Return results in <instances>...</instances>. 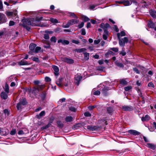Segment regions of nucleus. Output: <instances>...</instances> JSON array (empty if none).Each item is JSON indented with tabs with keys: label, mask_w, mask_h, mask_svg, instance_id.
I'll list each match as a JSON object with an SVG mask.
<instances>
[{
	"label": "nucleus",
	"mask_w": 156,
	"mask_h": 156,
	"mask_svg": "<svg viewBox=\"0 0 156 156\" xmlns=\"http://www.w3.org/2000/svg\"><path fill=\"white\" fill-rule=\"evenodd\" d=\"M42 17H37L36 19L29 18L24 19L22 20L23 23L22 25L25 27H26L27 25L39 26L41 27H46V25L41 23L40 22L43 20Z\"/></svg>",
	"instance_id": "obj_1"
},
{
	"label": "nucleus",
	"mask_w": 156,
	"mask_h": 156,
	"mask_svg": "<svg viewBox=\"0 0 156 156\" xmlns=\"http://www.w3.org/2000/svg\"><path fill=\"white\" fill-rule=\"evenodd\" d=\"M99 90L101 91L103 95L106 96L107 95L108 91L110 89L108 87H105L103 84H101L98 86Z\"/></svg>",
	"instance_id": "obj_2"
},
{
	"label": "nucleus",
	"mask_w": 156,
	"mask_h": 156,
	"mask_svg": "<svg viewBox=\"0 0 156 156\" xmlns=\"http://www.w3.org/2000/svg\"><path fill=\"white\" fill-rule=\"evenodd\" d=\"M79 22V20L76 19H72L69 20L66 25H63L64 28H68L70 26Z\"/></svg>",
	"instance_id": "obj_3"
},
{
	"label": "nucleus",
	"mask_w": 156,
	"mask_h": 156,
	"mask_svg": "<svg viewBox=\"0 0 156 156\" xmlns=\"http://www.w3.org/2000/svg\"><path fill=\"white\" fill-rule=\"evenodd\" d=\"M119 39V45L121 47H124L125 45V43H127L128 41V39L127 37H125L123 38L118 39Z\"/></svg>",
	"instance_id": "obj_4"
},
{
	"label": "nucleus",
	"mask_w": 156,
	"mask_h": 156,
	"mask_svg": "<svg viewBox=\"0 0 156 156\" xmlns=\"http://www.w3.org/2000/svg\"><path fill=\"white\" fill-rule=\"evenodd\" d=\"M62 78H59L58 80V81H57L56 82V84L59 87H63V86L64 85L65 86V87L64 88L65 89H66V87H67L68 85V83H62Z\"/></svg>",
	"instance_id": "obj_5"
},
{
	"label": "nucleus",
	"mask_w": 156,
	"mask_h": 156,
	"mask_svg": "<svg viewBox=\"0 0 156 156\" xmlns=\"http://www.w3.org/2000/svg\"><path fill=\"white\" fill-rule=\"evenodd\" d=\"M61 59L62 61L67 63L69 64H73L74 63V61L73 59L68 58L66 57H62L61 58Z\"/></svg>",
	"instance_id": "obj_6"
},
{
	"label": "nucleus",
	"mask_w": 156,
	"mask_h": 156,
	"mask_svg": "<svg viewBox=\"0 0 156 156\" xmlns=\"http://www.w3.org/2000/svg\"><path fill=\"white\" fill-rule=\"evenodd\" d=\"M37 45L34 43H31L29 46V48L31 51L29 52V53L32 54V53H34V51L35 47Z\"/></svg>",
	"instance_id": "obj_7"
},
{
	"label": "nucleus",
	"mask_w": 156,
	"mask_h": 156,
	"mask_svg": "<svg viewBox=\"0 0 156 156\" xmlns=\"http://www.w3.org/2000/svg\"><path fill=\"white\" fill-rule=\"evenodd\" d=\"M122 109L124 111H131L133 110L134 108L131 106H124L122 107Z\"/></svg>",
	"instance_id": "obj_8"
},
{
	"label": "nucleus",
	"mask_w": 156,
	"mask_h": 156,
	"mask_svg": "<svg viewBox=\"0 0 156 156\" xmlns=\"http://www.w3.org/2000/svg\"><path fill=\"white\" fill-rule=\"evenodd\" d=\"M42 88L41 86H37L33 88L32 92L34 94H36L37 93H38L40 90Z\"/></svg>",
	"instance_id": "obj_9"
},
{
	"label": "nucleus",
	"mask_w": 156,
	"mask_h": 156,
	"mask_svg": "<svg viewBox=\"0 0 156 156\" xmlns=\"http://www.w3.org/2000/svg\"><path fill=\"white\" fill-rule=\"evenodd\" d=\"M128 133L130 134L136 136L140 134V132L131 129L128 131Z\"/></svg>",
	"instance_id": "obj_10"
},
{
	"label": "nucleus",
	"mask_w": 156,
	"mask_h": 156,
	"mask_svg": "<svg viewBox=\"0 0 156 156\" xmlns=\"http://www.w3.org/2000/svg\"><path fill=\"white\" fill-rule=\"evenodd\" d=\"M75 80L77 81L76 83L77 85H79V82L82 78V77L79 74H77L75 77Z\"/></svg>",
	"instance_id": "obj_11"
},
{
	"label": "nucleus",
	"mask_w": 156,
	"mask_h": 156,
	"mask_svg": "<svg viewBox=\"0 0 156 156\" xmlns=\"http://www.w3.org/2000/svg\"><path fill=\"white\" fill-rule=\"evenodd\" d=\"M52 68L54 71V74L55 76H58L59 74V69L58 67L55 66H53Z\"/></svg>",
	"instance_id": "obj_12"
},
{
	"label": "nucleus",
	"mask_w": 156,
	"mask_h": 156,
	"mask_svg": "<svg viewBox=\"0 0 156 156\" xmlns=\"http://www.w3.org/2000/svg\"><path fill=\"white\" fill-rule=\"evenodd\" d=\"M58 43H61L62 44L64 45H68V44L69 42V41L66 40H63L62 39H59L58 41Z\"/></svg>",
	"instance_id": "obj_13"
},
{
	"label": "nucleus",
	"mask_w": 156,
	"mask_h": 156,
	"mask_svg": "<svg viewBox=\"0 0 156 156\" xmlns=\"http://www.w3.org/2000/svg\"><path fill=\"white\" fill-rule=\"evenodd\" d=\"M8 93L5 92H2L1 94V96L2 98L3 99L5 100L8 98L7 94Z\"/></svg>",
	"instance_id": "obj_14"
},
{
	"label": "nucleus",
	"mask_w": 156,
	"mask_h": 156,
	"mask_svg": "<svg viewBox=\"0 0 156 156\" xmlns=\"http://www.w3.org/2000/svg\"><path fill=\"white\" fill-rule=\"evenodd\" d=\"M146 146L152 149L153 150H155L156 148L155 145L152 144L147 143V144Z\"/></svg>",
	"instance_id": "obj_15"
},
{
	"label": "nucleus",
	"mask_w": 156,
	"mask_h": 156,
	"mask_svg": "<svg viewBox=\"0 0 156 156\" xmlns=\"http://www.w3.org/2000/svg\"><path fill=\"white\" fill-rule=\"evenodd\" d=\"M126 33L124 31H122L120 33H119L117 34V36L118 39H119L121 37L125 36Z\"/></svg>",
	"instance_id": "obj_16"
},
{
	"label": "nucleus",
	"mask_w": 156,
	"mask_h": 156,
	"mask_svg": "<svg viewBox=\"0 0 156 156\" xmlns=\"http://www.w3.org/2000/svg\"><path fill=\"white\" fill-rule=\"evenodd\" d=\"M87 129L91 131H94L98 129L96 126H88Z\"/></svg>",
	"instance_id": "obj_17"
},
{
	"label": "nucleus",
	"mask_w": 156,
	"mask_h": 156,
	"mask_svg": "<svg viewBox=\"0 0 156 156\" xmlns=\"http://www.w3.org/2000/svg\"><path fill=\"white\" fill-rule=\"evenodd\" d=\"M149 12L150 15L153 18H155L156 17V12L155 10H150L149 11Z\"/></svg>",
	"instance_id": "obj_18"
},
{
	"label": "nucleus",
	"mask_w": 156,
	"mask_h": 156,
	"mask_svg": "<svg viewBox=\"0 0 156 156\" xmlns=\"http://www.w3.org/2000/svg\"><path fill=\"white\" fill-rule=\"evenodd\" d=\"M87 49L84 48H77L76 49V51L78 53H81V52H85L86 51Z\"/></svg>",
	"instance_id": "obj_19"
},
{
	"label": "nucleus",
	"mask_w": 156,
	"mask_h": 156,
	"mask_svg": "<svg viewBox=\"0 0 156 156\" xmlns=\"http://www.w3.org/2000/svg\"><path fill=\"white\" fill-rule=\"evenodd\" d=\"M18 63L21 66L27 65L29 64V63L27 61L23 60H21V61L19 62Z\"/></svg>",
	"instance_id": "obj_20"
},
{
	"label": "nucleus",
	"mask_w": 156,
	"mask_h": 156,
	"mask_svg": "<svg viewBox=\"0 0 156 156\" xmlns=\"http://www.w3.org/2000/svg\"><path fill=\"white\" fill-rule=\"evenodd\" d=\"M150 119V117L148 115H146L144 117L141 118V120L143 122L147 121Z\"/></svg>",
	"instance_id": "obj_21"
},
{
	"label": "nucleus",
	"mask_w": 156,
	"mask_h": 156,
	"mask_svg": "<svg viewBox=\"0 0 156 156\" xmlns=\"http://www.w3.org/2000/svg\"><path fill=\"white\" fill-rule=\"evenodd\" d=\"M100 90H96V89H94L92 90V93H93L94 94L96 95H99L100 94Z\"/></svg>",
	"instance_id": "obj_22"
},
{
	"label": "nucleus",
	"mask_w": 156,
	"mask_h": 156,
	"mask_svg": "<svg viewBox=\"0 0 156 156\" xmlns=\"http://www.w3.org/2000/svg\"><path fill=\"white\" fill-rule=\"evenodd\" d=\"M45 114V112L44 111H41L38 115H37V118L40 119L42 116H44Z\"/></svg>",
	"instance_id": "obj_23"
},
{
	"label": "nucleus",
	"mask_w": 156,
	"mask_h": 156,
	"mask_svg": "<svg viewBox=\"0 0 156 156\" xmlns=\"http://www.w3.org/2000/svg\"><path fill=\"white\" fill-rule=\"evenodd\" d=\"M68 14H69V16L71 17L76 19L78 18L77 16L76 15L74 12H68Z\"/></svg>",
	"instance_id": "obj_24"
},
{
	"label": "nucleus",
	"mask_w": 156,
	"mask_h": 156,
	"mask_svg": "<svg viewBox=\"0 0 156 156\" xmlns=\"http://www.w3.org/2000/svg\"><path fill=\"white\" fill-rule=\"evenodd\" d=\"M148 26L151 28H154L155 27L154 24L151 21H149L148 22Z\"/></svg>",
	"instance_id": "obj_25"
},
{
	"label": "nucleus",
	"mask_w": 156,
	"mask_h": 156,
	"mask_svg": "<svg viewBox=\"0 0 156 156\" xmlns=\"http://www.w3.org/2000/svg\"><path fill=\"white\" fill-rule=\"evenodd\" d=\"M81 18L85 22L88 21L90 20V19L84 15H81Z\"/></svg>",
	"instance_id": "obj_26"
},
{
	"label": "nucleus",
	"mask_w": 156,
	"mask_h": 156,
	"mask_svg": "<svg viewBox=\"0 0 156 156\" xmlns=\"http://www.w3.org/2000/svg\"><path fill=\"white\" fill-rule=\"evenodd\" d=\"M73 118L71 116H68L65 118V121L66 122H70L73 120Z\"/></svg>",
	"instance_id": "obj_27"
},
{
	"label": "nucleus",
	"mask_w": 156,
	"mask_h": 156,
	"mask_svg": "<svg viewBox=\"0 0 156 156\" xmlns=\"http://www.w3.org/2000/svg\"><path fill=\"white\" fill-rule=\"evenodd\" d=\"M19 103L23 106L26 105L27 104V101L25 99H23L22 100H20Z\"/></svg>",
	"instance_id": "obj_28"
},
{
	"label": "nucleus",
	"mask_w": 156,
	"mask_h": 156,
	"mask_svg": "<svg viewBox=\"0 0 156 156\" xmlns=\"http://www.w3.org/2000/svg\"><path fill=\"white\" fill-rule=\"evenodd\" d=\"M84 58L86 60H88L89 59V53L87 52L83 53Z\"/></svg>",
	"instance_id": "obj_29"
},
{
	"label": "nucleus",
	"mask_w": 156,
	"mask_h": 156,
	"mask_svg": "<svg viewBox=\"0 0 156 156\" xmlns=\"http://www.w3.org/2000/svg\"><path fill=\"white\" fill-rule=\"evenodd\" d=\"M51 122H49L46 125L44 126L43 127H42V129H47V128H48V127H50L51 126Z\"/></svg>",
	"instance_id": "obj_30"
},
{
	"label": "nucleus",
	"mask_w": 156,
	"mask_h": 156,
	"mask_svg": "<svg viewBox=\"0 0 156 156\" xmlns=\"http://www.w3.org/2000/svg\"><path fill=\"white\" fill-rule=\"evenodd\" d=\"M6 17L4 14L0 13V21H2V20H5Z\"/></svg>",
	"instance_id": "obj_31"
},
{
	"label": "nucleus",
	"mask_w": 156,
	"mask_h": 156,
	"mask_svg": "<svg viewBox=\"0 0 156 156\" xmlns=\"http://www.w3.org/2000/svg\"><path fill=\"white\" fill-rule=\"evenodd\" d=\"M9 85L7 84V83H6L5 85V91L7 93H9Z\"/></svg>",
	"instance_id": "obj_32"
},
{
	"label": "nucleus",
	"mask_w": 156,
	"mask_h": 156,
	"mask_svg": "<svg viewBox=\"0 0 156 156\" xmlns=\"http://www.w3.org/2000/svg\"><path fill=\"white\" fill-rule=\"evenodd\" d=\"M107 110V112L109 114H111L113 111V108L111 107L108 108Z\"/></svg>",
	"instance_id": "obj_33"
},
{
	"label": "nucleus",
	"mask_w": 156,
	"mask_h": 156,
	"mask_svg": "<svg viewBox=\"0 0 156 156\" xmlns=\"http://www.w3.org/2000/svg\"><path fill=\"white\" fill-rule=\"evenodd\" d=\"M41 48L40 47H37L35 48L34 53H37L41 49Z\"/></svg>",
	"instance_id": "obj_34"
},
{
	"label": "nucleus",
	"mask_w": 156,
	"mask_h": 156,
	"mask_svg": "<svg viewBox=\"0 0 156 156\" xmlns=\"http://www.w3.org/2000/svg\"><path fill=\"white\" fill-rule=\"evenodd\" d=\"M110 27V26L109 24L108 23H106L105 24V30H104V33H107L108 32V31H107V30H106V29L108 27Z\"/></svg>",
	"instance_id": "obj_35"
},
{
	"label": "nucleus",
	"mask_w": 156,
	"mask_h": 156,
	"mask_svg": "<svg viewBox=\"0 0 156 156\" xmlns=\"http://www.w3.org/2000/svg\"><path fill=\"white\" fill-rule=\"evenodd\" d=\"M132 3L129 1H125L124 2V4L125 6H128L131 5Z\"/></svg>",
	"instance_id": "obj_36"
},
{
	"label": "nucleus",
	"mask_w": 156,
	"mask_h": 156,
	"mask_svg": "<svg viewBox=\"0 0 156 156\" xmlns=\"http://www.w3.org/2000/svg\"><path fill=\"white\" fill-rule=\"evenodd\" d=\"M120 54L122 55V56H124L126 55V52L124 50V48H122V51L120 53Z\"/></svg>",
	"instance_id": "obj_37"
},
{
	"label": "nucleus",
	"mask_w": 156,
	"mask_h": 156,
	"mask_svg": "<svg viewBox=\"0 0 156 156\" xmlns=\"http://www.w3.org/2000/svg\"><path fill=\"white\" fill-rule=\"evenodd\" d=\"M120 83L121 84L126 85L127 84V82L125 80V79H122L120 81Z\"/></svg>",
	"instance_id": "obj_38"
},
{
	"label": "nucleus",
	"mask_w": 156,
	"mask_h": 156,
	"mask_svg": "<svg viewBox=\"0 0 156 156\" xmlns=\"http://www.w3.org/2000/svg\"><path fill=\"white\" fill-rule=\"evenodd\" d=\"M22 105H21L20 103H19L17 104L16 107L18 110H20L22 109Z\"/></svg>",
	"instance_id": "obj_39"
},
{
	"label": "nucleus",
	"mask_w": 156,
	"mask_h": 156,
	"mask_svg": "<svg viewBox=\"0 0 156 156\" xmlns=\"http://www.w3.org/2000/svg\"><path fill=\"white\" fill-rule=\"evenodd\" d=\"M50 21L51 22L54 23H58V20L56 19L51 18L50 19Z\"/></svg>",
	"instance_id": "obj_40"
},
{
	"label": "nucleus",
	"mask_w": 156,
	"mask_h": 156,
	"mask_svg": "<svg viewBox=\"0 0 156 156\" xmlns=\"http://www.w3.org/2000/svg\"><path fill=\"white\" fill-rule=\"evenodd\" d=\"M57 124L58 126L60 127H62L63 126V124L61 121H58L57 122Z\"/></svg>",
	"instance_id": "obj_41"
},
{
	"label": "nucleus",
	"mask_w": 156,
	"mask_h": 156,
	"mask_svg": "<svg viewBox=\"0 0 156 156\" xmlns=\"http://www.w3.org/2000/svg\"><path fill=\"white\" fill-rule=\"evenodd\" d=\"M132 88V87L131 86H128L124 88V90L126 91H128Z\"/></svg>",
	"instance_id": "obj_42"
},
{
	"label": "nucleus",
	"mask_w": 156,
	"mask_h": 156,
	"mask_svg": "<svg viewBox=\"0 0 156 156\" xmlns=\"http://www.w3.org/2000/svg\"><path fill=\"white\" fill-rule=\"evenodd\" d=\"M96 6V5H90L89 7V9L91 10H94L96 9L95 7Z\"/></svg>",
	"instance_id": "obj_43"
},
{
	"label": "nucleus",
	"mask_w": 156,
	"mask_h": 156,
	"mask_svg": "<svg viewBox=\"0 0 156 156\" xmlns=\"http://www.w3.org/2000/svg\"><path fill=\"white\" fill-rule=\"evenodd\" d=\"M116 65L118 67L120 68H123L124 67V65L123 64L119 62H117L116 63Z\"/></svg>",
	"instance_id": "obj_44"
},
{
	"label": "nucleus",
	"mask_w": 156,
	"mask_h": 156,
	"mask_svg": "<svg viewBox=\"0 0 156 156\" xmlns=\"http://www.w3.org/2000/svg\"><path fill=\"white\" fill-rule=\"evenodd\" d=\"M50 40L51 41L53 42L54 43H55L56 42V39L55 37V36L52 37L50 39Z\"/></svg>",
	"instance_id": "obj_45"
},
{
	"label": "nucleus",
	"mask_w": 156,
	"mask_h": 156,
	"mask_svg": "<svg viewBox=\"0 0 156 156\" xmlns=\"http://www.w3.org/2000/svg\"><path fill=\"white\" fill-rule=\"evenodd\" d=\"M44 37L46 39H48L49 38V37L48 33H46L44 35Z\"/></svg>",
	"instance_id": "obj_46"
},
{
	"label": "nucleus",
	"mask_w": 156,
	"mask_h": 156,
	"mask_svg": "<svg viewBox=\"0 0 156 156\" xmlns=\"http://www.w3.org/2000/svg\"><path fill=\"white\" fill-rule=\"evenodd\" d=\"M45 81L47 82H49L51 81V79L49 77L46 76L45 78Z\"/></svg>",
	"instance_id": "obj_47"
},
{
	"label": "nucleus",
	"mask_w": 156,
	"mask_h": 156,
	"mask_svg": "<svg viewBox=\"0 0 156 156\" xmlns=\"http://www.w3.org/2000/svg\"><path fill=\"white\" fill-rule=\"evenodd\" d=\"M32 59L35 62H38L39 61V58L37 57H33Z\"/></svg>",
	"instance_id": "obj_48"
},
{
	"label": "nucleus",
	"mask_w": 156,
	"mask_h": 156,
	"mask_svg": "<svg viewBox=\"0 0 156 156\" xmlns=\"http://www.w3.org/2000/svg\"><path fill=\"white\" fill-rule=\"evenodd\" d=\"M108 32L107 33H105V34H104L103 35V37L104 40H106L108 38L107 37V34Z\"/></svg>",
	"instance_id": "obj_49"
},
{
	"label": "nucleus",
	"mask_w": 156,
	"mask_h": 156,
	"mask_svg": "<svg viewBox=\"0 0 156 156\" xmlns=\"http://www.w3.org/2000/svg\"><path fill=\"white\" fill-rule=\"evenodd\" d=\"M16 133V130L15 129H12L11 131L10 134L12 135H14Z\"/></svg>",
	"instance_id": "obj_50"
},
{
	"label": "nucleus",
	"mask_w": 156,
	"mask_h": 156,
	"mask_svg": "<svg viewBox=\"0 0 156 156\" xmlns=\"http://www.w3.org/2000/svg\"><path fill=\"white\" fill-rule=\"evenodd\" d=\"M32 90L30 88H26L25 89V92H27L29 93H30L31 92Z\"/></svg>",
	"instance_id": "obj_51"
},
{
	"label": "nucleus",
	"mask_w": 156,
	"mask_h": 156,
	"mask_svg": "<svg viewBox=\"0 0 156 156\" xmlns=\"http://www.w3.org/2000/svg\"><path fill=\"white\" fill-rule=\"evenodd\" d=\"M148 86L149 87H154V84L152 82H150L148 83Z\"/></svg>",
	"instance_id": "obj_52"
},
{
	"label": "nucleus",
	"mask_w": 156,
	"mask_h": 156,
	"mask_svg": "<svg viewBox=\"0 0 156 156\" xmlns=\"http://www.w3.org/2000/svg\"><path fill=\"white\" fill-rule=\"evenodd\" d=\"M81 34L82 35H84L86 34V32L85 31V29H82L81 30Z\"/></svg>",
	"instance_id": "obj_53"
},
{
	"label": "nucleus",
	"mask_w": 156,
	"mask_h": 156,
	"mask_svg": "<svg viewBox=\"0 0 156 156\" xmlns=\"http://www.w3.org/2000/svg\"><path fill=\"white\" fill-rule=\"evenodd\" d=\"M84 25V22H82L80 24H79L78 25V27L79 28H81Z\"/></svg>",
	"instance_id": "obj_54"
},
{
	"label": "nucleus",
	"mask_w": 156,
	"mask_h": 156,
	"mask_svg": "<svg viewBox=\"0 0 156 156\" xmlns=\"http://www.w3.org/2000/svg\"><path fill=\"white\" fill-rule=\"evenodd\" d=\"M84 115L86 116L89 117L91 116V114L88 112H86L84 113Z\"/></svg>",
	"instance_id": "obj_55"
},
{
	"label": "nucleus",
	"mask_w": 156,
	"mask_h": 156,
	"mask_svg": "<svg viewBox=\"0 0 156 156\" xmlns=\"http://www.w3.org/2000/svg\"><path fill=\"white\" fill-rule=\"evenodd\" d=\"M113 51H114L115 52H117L118 51V48H112L111 49Z\"/></svg>",
	"instance_id": "obj_56"
},
{
	"label": "nucleus",
	"mask_w": 156,
	"mask_h": 156,
	"mask_svg": "<svg viewBox=\"0 0 156 156\" xmlns=\"http://www.w3.org/2000/svg\"><path fill=\"white\" fill-rule=\"evenodd\" d=\"M6 14L8 16H11L12 15L13 13L12 12H6Z\"/></svg>",
	"instance_id": "obj_57"
},
{
	"label": "nucleus",
	"mask_w": 156,
	"mask_h": 156,
	"mask_svg": "<svg viewBox=\"0 0 156 156\" xmlns=\"http://www.w3.org/2000/svg\"><path fill=\"white\" fill-rule=\"evenodd\" d=\"M133 71L136 72L137 74H139L140 73L138 69L136 68H133Z\"/></svg>",
	"instance_id": "obj_58"
},
{
	"label": "nucleus",
	"mask_w": 156,
	"mask_h": 156,
	"mask_svg": "<svg viewBox=\"0 0 156 156\" xmlns=\"http://www.w3.org/2000/svg\"><path fill=\"white\" fill-rule=\"evenodd\" d=\"M18 134L20 135L24 134L25 133L22 130H20L18 132Z\"/></svg>",
	"instance_id": "obj_59"
},
{
	"label": "nucleus",
	"mask_w": 156,
	"mask_h": 156,
	"mask_svg": "<svg viewBox=\"0 0 156 156\" xmlns=\"http://www.w3.org/2000/svg\"><path fill=\"white\" fill-rule=\"evenodd\" d=\"M100 42V40L98 39L97 40H95L94 41V42L95 44H98Z\"/></svg>",
	"instance_id": "obj_60"
},
{
	"label": "nucleus",
	"mask_w": 156,
	"mask_h": 156,
	"mask_svg": "<svg viewBox=\"0 0 156 156\" xmlns=\"http://www.w3.org/2000/svg\"><path fill=\"white\" fill-rule=\"evenodd\" d=\"M105 24H104V23H102L100 25V27L102 29H104V30H105Z\"/></svg>",
	"instance_id": "obj_61"
},
{
	"label": "nucleus",
	"mask_w": 156,
	"mask_h": 156,
	"mask_svg": "<svg viewBox=\"0 0 156 156\" xmlns=\"http://www.w3.org/2000/svg\"><path fill=\"white\" fill-rule=\"evenodd\" d=\"M72 43H75V44H78L79 43V42L77 40H73L72 41Z\"/></svg>",
	"instance_id": "obj_62"
},
{
	"label": "nucleus",
	"mask_w": 156,
	"mask_h": 156,
	"mask_svg": "<svg viewBox=\"0 0 156 156\" xmlns=\"http://www.w3.org/2000/svg\"><path fill=\"white\" fill-rule=\"evenodd\" d=\"M44 47L46 48H49L50 47V45L48 43L46 45H44Z\"/></svg>",
	"instance_id": "obj_63"
},
{
	"label": "nucleus",
	"mask_w": 156,
	"mask_h": 156,
	"mask_svg": "<svg viewBox=\"0 0 156 156\" xmlns=\"http://www.w3.org/2000/svg\"><path fill=\"white\" fill-rule=\"evenodd\" d=\"M14 22L12 21H10L9 23V26H13L14 25Z\"/></svg>",
	"instance_id": "obj_64"
}]
</instances>
